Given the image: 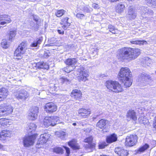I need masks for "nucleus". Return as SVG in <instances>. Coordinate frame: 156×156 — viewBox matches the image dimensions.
<instances>
[{
    "label": "nucleus",
    "instance_id": "obj_14",
    "mask_svg": "<svg viewBox=\"0 0 156 156\" xmlns=\"http://www.w3.org/2000/svg\"><path fill=\"white\" fill-rule=\"evenodd\" d=\"M13 94L17 98L22 100H26L29 96V94L27 92L24 90L14 92Z\"/></svg>",
    "mask_w": 156,
    "mask_h": 156
},
{
    "label": "nucleus",
    "instance_id": "obj_36",
    "mask_svg": "<svg viewBox=\"0 0 156 156\" xmlns=\"http://www.w3.org/2000/svg\"><path fill=\"white\" fill-rule=\"evenodd\" d=\"M131 44H146L147 42L145 41L137 40L136 39H133V40L130 41Z\"/></svg>",
    "mask_w": 156,
    "mask_h": 156
},
{
    "label": "nucleus",
    "instance_id": "obj_5",
    "mask_svg": "<svg viewBox=\"0 0 156 156\" xmlns=\"http://www.w3.org/2000/svg\"><path fill=\"white\" fill-rule=\"evenodd\" d=\"M58 119L59 118L57 116L46 117L43 120V124L46 127L50 126H54L56 124Z\"/></svg>",
    "mask_w": 156,
    "mask_h": 156
},
{
    "label": "nucleus",
    "instance_id": "obj_56",
    "mask_svg": "<svg viewBox=\"0 0 156 156\" xmlns=\"http://www.w3.org/2000/svg\"><path fill=\"white\" fill-rule=\"evenodd\" d=\"M5 146H3L0 144V149H3V150H5Z\"/></svg>",
    "mask_w": 156,
    "mask_h": 156
},
{
    "label": "nucleus",
    "instance_id": "obj_22",
    "mask_svg": "<svg viewBox=\"0 0 156 156\" xmlns=\"http://www.w3.org/2000/svg\"><path fill=\"white\" fill-rule=\"evenodd\" d=\"M69 145L73 150H77L80 148V146L77 143V141L73 139L68 143Z\"/></svg>",
    "mask_w": 156,
    "mask_h": 156
},
{
    "label": "nucleus",
    "instance_id": "obj_39",
    "mask_svg": "<svg viewBox=\"0 0 156 156\" xmlns=\"http://www.w3.org/2000/svg\"><path fill=\"white\" fill-rule=\"evenodd\" d=\"M55 135L61 139H63L65 136L66 133L63 131L57 132L55 133Z\"/></svg>",
    "mask_w": 156,
    "mask_h": 156
},
{
    "label": "nucleus",
    "instance_id": "obj_13",
    "mask_svg": "<svg viewBox=\"0 0 156 156\" xmlns=\"http://www.w3.org/2000/svg\"><path fill=\"white\" fill-rule=\"evenodd\" d=\"M11 22L12 20L9 16L6 15H0V28L1 27H3L1 25L5 26L6 25Z\"/></svg>",
    "mask_w": 156,
    "mask_h": 156
},
{
    "label": "nucleus",
    "instance_id": "obj_3",
    "mask_svg": "<svg viewBox=\"0 0 156 156\" xmlns=\"http://www.w3.org/2000/svg\"><path fill=\"white\" fill-rule=\"evenodd\" d=\"M27 42H23L19 45L14 53V56L18 57L16 59H19L22 58V55L27 50Z\"/></svg>",
    "mask_w": 156,
    "mask_h": 156
},
{
    "label": "nucleus",
    "instance_id": "obj_42",
    "mask_svg": "<svg viewBox=\"0 0 156 156\" xmlns=\"http://www.w3.org/2000/svg\"><path fill=\"white\" fill-rule=\"evenodd\" d=\"M146 3L151 6L156 5V0H144Z\"/></svg>",
    "mask_w": 156,
    "mask_h": 156
},
{
    "label": "nucleus",
    "instance_id": "obj_1",
    "mask_svg": "<svg viewBox=\"0 0 156 156\" xmlns=\"http://www.w3.org/2000/svg\"><path fill=\"white\" fill-rule=\"evenodd\" d=\"M140 54L139 49L125 47L118 50L117 57L120 61L129 62L136 58Z\"/></svg>",
    "mask_w": 156,
    "mask_h": 156
},
{
    "label": "nucleus",
    "instance_id": "obj_30",
    "mask_svg": "<svg viewBox=\"0 0 156 156\" xmlns=\"http://www.w3.org/2000/svg\"><path fill=\"white\" fill-rule=\"evenodd\" d=\"M36 66L38 68L44 69H48L49 68V66L46 62H40L37 63Z\"/></svg>",
    "mask_w": 156,
    "mask_h": 156
},
{
    "label": "nucleus",
    "instance_id": "obj_9",
    "mask_svg": "<svg viewBox=\"0 0 156 156\" xmlns=\"http://www.w3.org/2000/svg\"><path fill=\"white\" fill-rule=\"evenodd\" d=\"M13 111V107L7 103H3L0 105V112L3 115H8L12 113Z\"/></svg>",
    "mask_w": 156,
    "mask_h": 156
},
{
    "label": "nucleus",
    "instance_id": "obj_26",
    "mask_svg": "<svg viewBox=\"0 0 156 156\" xmlns=\"http://www.w3.org/2000/svg\"><path fill=\"white\" fill-rule=\"evenodd\" d=\"M89 109L87 110L86 109L81 108L79 110L78 113L80 116L83 117L84 118H87L90 113Z\"/></svg>",
    "mask_w": 156,
    "mask_h": 156
},
{
    "label": "nucleus",
    "instance_id": "obj_21",
    "mask_svg": "<svg viewBox=\"0 0 156 156\" xmlns=\"http://www.w3.org/2000/svg\"><path fill=\"white\" fill-rule=\"evenodd\" d=\"M115 151L118 155L120 156H127L128 154L127 151L124 150L122 147H117Z\"/></svg>",
    "mask_w": 156,
    "mask_h": 156
},
{
    "label": "nucleus",
    "instance_id": "obj_63",
    "mask_svg": "<svg viewBox=\"0 0 156 156\" xmlns=\"http://www.w3.org/2000/svg\"><path fill=\"white\" fill-rule=\"evenodd\" d=\"M34 90L35 91H37V89H34Z\"/></svg>",
    "mask_w": 156,
    "mask_h": 156
},
{
    "label": "nucleus",
    "instance_id": "obj_50",
    "mask_svg": "<svg viewBox=\"0 0 156 156\" xmlns=\"http://www.w3.org/2000/svg\"><path fill=\"white\" fill-rule=\"evenodd\" d=\"M92 7L95 9L100 8V6L98 4L95 3L93 4Z\"/></svg>",
    "mask_w": 156,
    "mask_h": 156
},
{
    "label": "nucleus",
    "instance_id": "obj_6",
    "mask_svg": "<svg viewBox=\"0 0 156 156\" xmlns=\"http://www.w3.org/2000/svg\"><path fill=\"white\" fill-rule=\"evenodd\" d=\"M151 80V77L146 73H141L139 76V81L140 83V84L143 86L149 84Z\"/></svg>",
    "mask_w": 156,
    "mask_h": 156
},
{
    "label": "nucleus",
    "instance_id": "obj_37",
    "mask_svg": "<svg viewBox=\"0 0 156 156\" xmlns=\"http://www.w3.org/2000/svg\"><path fill=\"white\" fill-rule=\"evenodd\" d=\"M42 41V39L40 38L37 41H34V42L30 44V47H37L38 44H41Z\"/></svg>",
    "mask_w": 156,
    "mask_h": 156
},
{
    "label": "nucleus",
    "instance_id": "obj_35",
    "mask_svg": "<svg viewBox=\"0 0 156 156\" xmlns=\"http://www.w3.org/2000/svg\"><path fill=\"white\" fill-rule=\"evenodd\" d=\"M36 128V125L32 123H31L28 124L27 129L29 133H31L35 131Z\"/></svg>",
    "mask_w": 156,
    "mask_h": 156
},
{
    "label": "nucleus",
    "instance_id": "obj_4",
    "mask_svg": "<svg viewBox=\"0 0 156 156\" xmlns=\"http://www.w3.org/2000/svg\"><path fill=\"white\" fill-rule=\"evenodd\" d=\"M120 73L118 75V78L120 82L123 83L126 87H130L132 84V81L131 80V74H126L122 76Z\"/></svg>",
    "mask_w": 156,
    "mask_h": 156
},
{
    "label": "nucleus",
    "instance_id": "obj_20",
    "mask_svg": "<svg viewBox=\"0 0 156 156\" xmlns=\"http://www.w3.org/2000/svg\"><path fill=\"white\" fill-rule=\"evenodd\" d=\"M12 133L11 131L9 130H3L0 133V138L1 140H5L7 137L11 136Z\"/></svg>",
    "mask_w": 156,
    "mask_h": 156
},
{
    "label": "nucleus",
    "instance_id": "obj_25",
    "mask_svg": "<svg viewBox=\"0 0 156 156\" xmlns=\"http://www.w3.org/2000/svg\"><path fill=\"white\" fill-rule=\"evenodd\" d=\"M136 16V14L132 7H130L128 9L127 16L130 19H135Z\"/></svg>",
    "mask_w": 156,
    "mask_h": 156
},
{
    "label": "nucleus",
    "instance_id": "obj_11",
    "mask_svg": "<svg viewBox=\"0 0 156 156\" xmlns=\"http://www.w3.org/2000/svg\"><path fill=\"white\" fill-rule=\"evenodd\" d=\"M45 111L47 113H52L57 110L56 106L52 102L46 104L44 107Z\"/></svg>",
    "mask_w": 156,
    "mask_h": 156
},
{
    "label": "nucleus",
    "instance_id": "obj_54",
    "mask_svg": "<svg viewBox=\"0 0 156 156\" xmlns=\"http://www.w3.org/2000/svg\"><path fill=\"white\" fill-rule=\"evenodd\" d=\"M44 56L45 58H47L49 56V55L45 51L44 54Z\"/></svg>",
    "mask_w": 156,
    "mask_h": 156
},
{
    "label": "nucleus",
    "instance_id": "obj_40",
    "mask_svg": "<svg viewBox=\"0 0 156 156\" xmlns=\"http://www.w3.org/2000/svg\"><path fill=\"white\" fill-rule=\"evenodd\" d=\"M6 121L5 119H0V128H3L5 126H7V122Z\"/></svg>",
    "mask_w": 156,
    "mask_h": 156
},
{
    "label": "nucleus",
    "instance_id": "obj_15",
    "mask_svg": "<svg viewBox=\"0 0 156 156\" xmlns=\"http://www.w3.org/2000/svg\"><path fill=\"white\" fill-rule=\"evenodd\" d=\"M140 13L143 17L144 16L145 17L152 16L154 14L153 11L144 6L140 8Z\"/></svg>",
    "mask_w": 156,
    "mask_h": 156
},
{
    "label": "nucleus",
    "instance_id": "obj_46",
    "mask_svg": "<svg viewBox=\"0 0 156 156\" xmlns=\"http://www.w3.org/2000/svg\"><path fill=\"white\" fill-rule=\"evenodd\" d=\"M65 13V11L64 10H58L55 13V15L57 17H60L62 16Z\"/></svg>",
    "mask_w": 156,
    "mask_h": 156
},
{
    "label": "nucleus",
    "instance_id": "obj_38",
    "mask_svg": "<svg viewBox=\"0 0 156 156\" xmlns=\"http://www.w3.org/2000/svg\"><path fill=\"white\" fill-rule=\"evenodd\" d=\"M59 81L61 82L62 83H66L67 84L68 83H69L70 80L67 77L63 76L59 79Z\"/></svg>",
    "mask_w": 156,
    "mask_h": 156
},
{
    "label": "nucleus",
    "instance_id": "obj_32",
    "mask_svg": "<svg viewBox=\"0 0 156 156\" xmlns=\"http://www.w3.org/2000/svg\"><path fill=\"white\" fill-rule=\"evenodd\" d=\"M125 6L123 4H119L116 7V11L118 13H121L124 10Z\"/></svg>",
    "mask_w": 156,
    "mask_h": 156
},
{
    "label": "nucleus",
    "instance_id": "obj_19",
    "mask_svg": "<svg viewBox=\"0 0 156 156\" xmlns=\"http://www.w3.org/2000/svg\"><path fill=\"white\" fill-rule=\"evenodd\" d=\"M82 93L81 91L78 89L73 90L71 94V97L75 100L79 99L82 97Z\"/></svg>",
    "mask_w": 156,
    "mask_h": 156
},
{
    "label": "nucleus",
    "instance_id": "obj_49",
    "mask_svg": "<svg viewBox=\"0 0 156 156\" xmlns=\"http://www.w3.org/2000/svg\"><path fill=\"white\" fill-rule=\"evenodd\" d=\"M64 148L66 151V153L67 154L66 156H69V155L70 153V151L69 148L66 147L64 146Z\"/></svg>",
    "mask_w": 156,
    "mask_h": 156
},
{
    "label": "nucleus",
    "instance_id": "obj_28",
    "mask_svg": "<svg viewBox=\"0 0 156 156\" xmlns=\"http://www.w3.org/2000/svg\"><path fill=\"white\" fill-rule=\"evenodd\" d=\"M77 62V59L76 58H69L66 59L65 63L68 66L75 65Z\"/></svg>",
    "mask_w": 156,
    "mask_h": 156
},
{
    "label": "nucleus",
    "instance_id": "obj_57",
    "mask_svg": "<svg viewBox=\"0 0 156 156\" xmlns=\"http://www.w3.org/2000/svg\"><path fill=\"white\" fill-rule=\"evenodd\" d=\"M58 33L60 34H64V31H62L60 30H58Z\"/></svg>",
    "mask_w": 156,
    "mask_h": 156
},
{
    "label": "nucleus",
    "instance_id": "obj_23",
    "mask_svg": "<svg viewBox=\"0 0 156 156\" xmlns=\"http://www.w3.org/2000/svg\"><path fill=\"white\" fill-rule=\"evenodd\" d=\"M8 94L7 89L2 87L0 89V101L5 98Z\"/></svg>",
    "mask_w": 156,
    "mask_h": 156
},
{
    "label": "nucleus",
    "instance_id": "obj_48",
    "mask_svg": "<svg viewBox=\"0 0 156 156\" xmlns=\"http://www.w3.org/2000/svg\"><path fill=\"white\" fill-rule=\"evenodd\" d=\"M107 146V144L105 142H103L99 145V147L100 149H102L104 148Z\"/></svg>",
    "mask_w": 156,
    "mask_h": 156
},
{
    "label": "nucleus",
    "instance_id": "obj_31",
    "mask_svg": "<svg viewBox=\"0 0 156 156\" xmlns=\"http://www.w3.org/2000/svg\"><path fill=\"white\" fill-rule=\"evenodd\" d=\"M149 147V145L146 144L145 145L140 147L138 150H136V154H140L142 152H144L145 150L147 149Z\"/></svg>",
    "mask_w": 156,
    "mask_h": 156
},
{
    "label": "nucleus",
    "instance_id": "obj_7",
    "mask_svg": "<svg viewBox=\"0 0 156 156\" xmlns=\"http://www.w3.org/2000/svg\"><path fill=\"white\" fill-rule=\"evenodd\" d=\"M36 137V135L34 134L30 136L24 137L23 139V143L24 146L25 147H29L33 145L34 141Z\"/></svg>",
    "mask_w": 156,
    "mask_h": 156
},
{
    "label": "nucleus",
    "instance_id": "obj_12",
    "mask_svg": "<svg viewBox=\"0 0 156 156\" xmlns=\"http://www.w3.org/2000/svg\"><path fill=\"white\" fill-rule=\"evenodd\" d=\"M80 70L79 76H78V79L80 81H83L84 82L88 80V77L89 76L87 72L84 70V68H80Z\"/></svg>",
    "mask_w": 156,
    "mask_h": 156
},
{
    "label": "nucleus",
    "instance_id": "obj_58",
    "mask_svg": "<svg viewBox=\"0 0 156 156\" xmlns=\"http://www.w3.org/2000/svg\"><path fill=\"white\" fill-rule=\"evenodd\" d=\"M153 128L156 130V122H153Z\"/></svg>",
    "mask_w": 156,
    "mask_h": 156
},
{
    "label": "nucleus",
    "instance_id": "obj_41",
    "mask_svg": "<svg viewBox=\"0 0 156 156\" xmlns=\"http://www.w3.org/2000/svg\"><path fill=\"white\" fill-rule=\"evenodd\" d=\"M108 28L109 29V31L113 34H116L117 31V30L112 25H109Z\"/></svg>",
    "mask_w": 156,
    "mask_h": 156
},
{
    "label": "nucleus",
    "instance_id": "obj_24",
    "mask_svg": "<svg viewBox=\"0 0 156 156\" xmlns=\"http://www.w3.org/2000/svg\"><path fill=\"white\" fill-rule=\"evenodd\" d=\"M69 18L67 17L62 19L61 21V24L63 25L62 27L64 30H66L70 25V23L69 21Z\"/></svg>",
    "mask_w": 156,
    "mask_h": 156
},
{
    "label": "nucleus",
    "instance_id": "obj_51",
    "mask_svg": "<svg viewBox=\"0 0 156 156\" xmlns=\"http://www.w3.org/2000/svg\"><path fill=\"white\" fill-rule=\"evenodd\" d=\"M90 10L87 7H84L83 9L84 11L88 12H89L90 11L92 10L91 9H90Z\"/></svg>",
    "mask_w": 156,
    "mask_h": 156
},
{
    "label": "nucleus",
    "instance_id": "obj_62",
    "mask_svg": "<svg viewBox=\"0 0 156 156\" xmlns=\"http://www.w3.org/2000/svg\"><path fill=\"white\" fill-rule=\"evenodd\" d=\"M100 156H109L108 155H101Z\"/></svg>",
    "mask_w": 156,
    "mask_h": 156
},
{
    "label": "nucleus",
    "instance_id": "obj_17",
    "mask_svg": "<svg viewBox=\"0 0 156 156\" xmlns=\"http://www.w3.org/2000/svg\"><path fill=\"white\" fill-rule=\"evenodd\" d=\"M50 137L49 134L48 133L42 134L40 136L37 143V144H43L45 143Z\"/></svg>",
    "mask_w": 156,
    "mask_h": 156
},
{
    "label": "nucleus",
    "instance_id": "obj_59",
    "mask_svg": "<svg viewBox=\"0 0 156 156\" xmlns=\"http://www.w3.org/2000/svg\"><path fill=\"white\" fill-rule=\"evenodd\" d=\"M108 0L110 1L111 2H116L117 1H119V0Z\"/></svg>",
    "mask_w": 156,
    "mask_h": 156
},
{
    "label": "nucleus",
    "instance_id": "obj_55",
    "mask_svg": "<svg viewBox=\"0 0 156 156\" xmlns=\"http://www.w3.org/2000/svg\"><path fill=\"white\" fill-rule=\"evenodd\" d=\"M98 49L97 48H94V51H93V53H94V52H96V54L98 55Z\"/></svg>",
    "mask_w": 156,
    "mask_h": 156
},
{
    "label": "nucleus",
    "instance_id": "obj_53",
    "mask_svg": "<svg viewBox=\"0 0 156 156\" xmlns=\"http://www.w3.org/2000/svg\"><path fill=\"white\" fill-rule=\"evenodd\" d=\"M56 43H55L48 44L46 45V46H54L56 45Z\"/></svg>",
    "mask_w": 156,
    "mask_h": 156
},
{
    "label": "nucleus",
    "instance_id": "obj_8",
    "mask_svg": "<svg viewBox=\"0 0 156 156\" xmlns=\"http://www.w3.org/2000/svg\"><path fill=\"white\" fill-rule=\"evenodd\" d=\"M138 137L136 135H130L127 136L126 138L125 145L129 147L135 145L137 142Z\"/></svg>",
    "mask_w": 156,
    "mask_h": 156
},
{
    "label": "nucleus",
    "instance_id": "obj_10",
    "mask_svg": "<svg viewBox=\"0 0 156 156\" xmlns=\"http://www.w3.org/2000/svg\"><path fill=\"white\" fill-rule=\"evenodd\" d=\"M93 138L92 136L88 137L84 140V142L88 144L85 145V148L88 152L92 151L95 148L94 144H91L92 142Z\"/></svg>",
    "mask_w": 156,
    "mask_h": 156
},
{
    "label": "nucleus",
    "instance_id": "obj_52",
    "mask_svg": "<svg viewBox=\"0 0 156 156\" xmlns=\"http://www.w3.org/2000/svg\"><path fill=\"white\" fill-rule=\"evenodd\" d=\"M32 28L33 30H35V31H37V24H34Z\"/></svg>",
    "mask_w": 156,
    "mask_h": 156
},
{
    "label": "nucleus",
    "instance_id": "obj_27",
    "mask_svg": "<svg viewBox=\"0 0 156 156\" xmlns=\"http://www.w3.org/2000/svg\"><path fill=\"white\" fill-rule=\"evenodd\" d=\"M117 140V135L115 133H113L107 137L106 141L108 143H111L116 141Z\"/></svg>",
    "mask_w": 156,
    "mask_h": 156
},
{
    "label": "nucleus",
    "instance_id": "obj_34",
    "mask_svg": "<svg viewBox=\"0 0 156 156\" xmlns=\"http://www.w3.org/2000/svg\"><path fill=\"white\" fill-rule=\"evenodd\" d=\"M142 62L143 66H149L152 62L151 60L147 57L144 58Z\"/></svg>",
    "mask_w": 156,
    "mask_h": 156
},
{
    "label": "nucleus",
    "instance_id": "obj_2",
    "mask_svg": "<svg viewBox=\"0 0 156 156\" xmlns=\"http://www.w3.org/2000/svg\"><path fill=\"white\" fill-rule=\"evenodd\" d=\"M105 85L109 91L118 93L123 90L121 84L117 81L108 80L106 82Z\"/></svg>",
    "mask_w": 156,
    "mask_h": 156
},
{
    "label": "nucleus",
    "instance_id": "obj_33",
    "mask_svg": "<svg viewBox=\"0 0 156 156\" xmlns=\"http://www.w3.org/2000/svg\"><path fill=\"white\" fill-rule=\"evenodd\" d=\"M119 73H120L121 76H122L124 75V74H131L129 69L127 67L122 68Z\"/></svg>",
    "mask_w": 156,
    "mask_h": 156
},
{
    "label": "nucleus",
    "instance_id": "obj_47",
    "mask_svg": "<svg viewBox=\"0 0 156 156\" xmlns=\"http://www.w3.org/2000/svg\"><path fill=\"white\" fill-rule=\"evenodd\" d=\"M76 17L79 19H83L85 17L84 14L80 13H77L76 15Z\"/></svg>",
    "mask_w": 156,
    "mask_h": 156
},
{
    "label": "nucleus",
    "instance_id": "obj_44",
    "mask_svg": "<svg viewBox=\"0 0 156 156\" xmlns=\"http://www.w3.org/2000/svg\"><path fill=\"white\" fill-rule=\"evenodd\" d=\"M1 44L3 48H7L9 47V45L7 43L6 40L5 39L2 40L1 43Z\"/></svg>",
    "mask_w": 156,
    "mask_h": 156
},
{
    "label": "nucleus",
    "instance_id": "obj_43",
    "mask_svg": "<svg viewBox=\"0 0 156 156\" xmlns=\"http://www.w3.org/2000/svg\"><path fill=\"white\" fill-rule=\"evenodd\" d=\"M16 35V31L15 30L10 31L9 34V40H11Z\"/></svg>",
    "mask_w": 156,
    "mask_h": 156
},
{
    "label": "nucleus",
    "instance_id": "obj_61",
    "mask_svg": "<svg viewBox=\"0 0 156 156\" xmlns=\"http://www.w3.org/2000/svg\"><path fill=\"white\" fill-rule=\"evenodd\" d=\"M73 70V69H70L68 71V73H69V72H70V71H71L72 70Z\"/></svg>",
    "mask_w": 156,
    "mask_h": 156
},
{
    "label": "nucleus",
    "instance_id": "obj_45",
    "mask_svg": "<svg viewBox=\"0 0 156 156\" xmlns=\"http://www.w3.org/2000/svg\"><path fill=\"white\" fill-rule=\"evenodd\" d=\"M63 150L61 147H55L53 149V151L58 154H62Z\"/></svg>",
    "mask_w": 156,
    "mask_h": 156
},
{
    "label": "nucleus",
    "instance_id": "obj_29",
    "mask_svg": "<svg viewBox=\"0 0 156 156\" xmlns=\"http://www.w3.org/2000/svg\"><path fill=\"white\" fill-rule=\"evenodd\" d=\"M106 122V120L104 119H101L97 123L96 126L101 129H103V128H105Z\"/></svg>",
    "mask_w": 156,
    "mask_h": 156
},
{
    "label": "nucleus",
    "instance_id": "obj_64",
    "mask_svg": "<svg viewBox=\"0 0 156 156\" xmlns=\"http://www.w3.org/2000/svg\"><path fill=\"white\" fill-rule=\"evenodd\" d=\"M68 67L69 68H70V67L71 68V67H70V66H68V67Z\"/></svg>",
    "mask_w": 156,
    "mask_h": 156
},
{
    "label": "nucleus",
    "instance_id": "obj_60",
    "mask_svg": "<svg viewBox=\"0 0 156 156\" xmlns=\"http://www.w3.org/2000/svg\"><path fill=\"white\" fill-rule=\"evenodd\" d=\"M76 123H73V126H76Z\"/></svg>",
    "mask_w": 156,
    "mask_h": 156
},
{
    "label": "nucleus",
    "instance_id": "obj_18",
    "mask_svg": "<svg viewBox=\"0 0 156 156\" xmlns=\"http://www.w3.org/2000/svg\"><path fill=\"white\" fill-rule=\"evenodd\" d=\"M127 119L129 121L132 119L133 120L135 121L137 119V117L135 112L132 110H129L126 115Z\"/></svg>",
    "mask_w": 156,
    "mask_h": 156
},
{
    "label": "nucleus",
    "instance_id": "obj_16",
    "mask_svg": "<svg viewBox=\"0 0 156 156\" xmlns=\"http://www.w3.org/2000/svg\"><path fill=\"white\" fill-rule=\"evenodd\" d=\"M38 109L37 107H34L32 108L28 116L30 119L34 120L37 118Z\"/></svg>",
    "mask_w": 156,
    "mask_h": 156
}]
</instances>
